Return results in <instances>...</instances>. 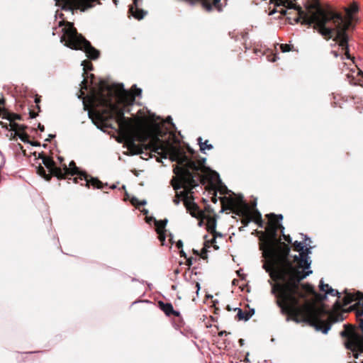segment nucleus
Here are the masks:
<instances>
[{"label": "nucleus", "mask_w": 363, "mask_h": 363, "mask_svg": "<svg viewBox=\"0 0 363 363\" xmlns=\"http://www.w3.org/2000/svg\"><path fill=\"white\" fill-rule=\"evenodd\" d=\"M275 281L272 284V294L276 297V303L281 313L286 315V320L296 323H305L328 333L331 324L342 320L340 313H332L325 304L316 306L307 300L308 294L315 293L313 286L301 281L312 273V271L294 266L289 255H285L270 266L264 265Z\"/></svg>", "instance_id": "obj_1"}, {"label": "nucleus", "mask_w": 363, "mask_h": 363, "mask_svg": "<svg viewBox=\"0 0 363 363\" xmlns=\"http://www.w3.org/2000/svg\"><path fill=\"white\" fill-rule=\"evenodd\" d=\"M312 7L315 9V11L311 16L304 17V23L308 26L313 24V28L317 30L326 40L333 38L335 33L333 40L338 43L339 45L345 50L347 57L350 58L347 30L351 25V21L345 20L341 13L332 9H323L318 1H315Z\"/></svg>", "instance_id": "obj_2"}, {"label": "nucleus", "mask_w": 363, "mask_h": 363, "mask_svg": "<svg viewBox=\"0 0 363 363\" xmlns=\"http://www.w3.org/2000/svg\"><path fill=\"white\" fill-rule=\"evenodd\" d=\"M141 94V89L135 85H133L131 91H129L123 88V84L108 85L106 82L101 80L99 82V89H93L86 97L84 106L85 110H88L89 118L95 121V114H91L92 111L103 112L106 108H109L108 106L101 104L99 99L110 101L112 105L123 109L125 113L130 111L129 108L126 110V108L133 105L135 97L140 96Z\"/></svg>", "instance_id": "obj_3"}, {"label": "nucleus", "mask_w": 363, "mask_h": 363, "mask_svg": "<svg viewBox=\"0 0 363 363\" xmlns=\"http://www.w3.org/2000/svg\"><path fill=\"white\" fill-rule=\"evenodd\" d=\"M101 104L108 106L109 108H106L103 112L92 111L91 114H95L94 123H99L104 125L106 127H110L107 123L115 119L118 125L121 134L126 139L128 148L133 155H139L143 153V150H146V143H140L136 144L135 141L139 142L138 133L140 130V123L136 121L135 118H126L124 116V110L118 108L115 105H112L110 101L99 99Z\"/></svg>", "instance_id": "obj_4"}, {"label": "nucleus", "mask_w": 363, "mask_h": 363, "mask_svg": "<svg viewBox=\"0 0 363 363\" xmlns=\"http://www.w3.org/2000/svg\"><path fill=\"white\" fill-rule=\"evenodd\" d=\"M268 223L265 232H260V240L262 242L260 249L263 250L264 257L267 259L266 266H270L285 255H289L290 247L287 244L278 238L279 228L284 227L280 223L283 220L281 214L269 213L266 216Z\"/></svg>", "instance_id": "obj_5"}, {"label": "nucleus", "mask_w": 363, "mask_h": 363, "mask_svg": "<svg viewBox=\"0 0 363 363\" xmlns=\"http://www.w3.org/2000/svg\"><path fill=\"white\" fill-rule=\"evenodd\" d=\"M136 121L140 123V130L138 131L139 142L147 143L146 150H149L152 152L157 153L162 158H167L169 156L170 160L173 161V158L179 154L180 147L174 145L169 140H162L167 130L162 129L158 123L146 125L140 118H134Z\"/></svg>", "instance_id": "obj_6"}, {"label": "nucleus", "mask_w": 363, "mask_h": 363, "mask_svg": "<svg viewBox=\"0 0 363 363\" xmlns=\"http://www.w3.org/2000/svg\"><path fill=\"white\" fill-rule=\"evenodd\" d=\"M65 26L62 28V35L60 42L64 45L75 50H82L86 53V57L91 60H96L100 57V51L93 47L82 34L77 32L74 23L69 21H61L59 26Z\"/></svg>", "instance_id": "obj_7"}, {"label": "nucleus", "mask_w": 363, "mask_h": 363, "mask_svg": "<svg viewBox=\"0 0 363 363\" xmlns=\"http://www.w3.org/2000/svg\"><path fill=\"white\" fill-rule=\"evenodd\" d=\"M187 169H182V171L176 167L174 169V173L177 177L171 180V184L176 191V195L182 199L184 204L189 200H193L191 194L192 189L199 186L198 180L194 179V176L189 173Z\"/></svg>", "instance_id": "obj_8"}, {"label": "nucleus", "mask_w": 363, "mask_h": 363, "mask_svg": "<svg viewBox=\"0 0 363 363\" xmlns=\"http://www.w3.org/2000/svg\"><path fill=\"white\" fill-rule=\"evenodd\" d=\"M173 161L177 162L178 165L176 166V168H177L179 171H182V169H187L189 173L194 176V179L198 180L199 182L204 184L206 179L202 173H205L208 169L205 166V158L194 161L189 158L185 152L180 149L179 154L178 156L173 158Z\"/></svg>", "instance_id": "obj_9"}, {"label": "nucleus", "mask_w": 363, "mask_h": 363, "mask_svg": "<svg viewBox=\"0 0 363 363\" xmlns=\"http://www.w3.org/2000/svg\"><path fill=\"white\" fill-rule=\"evenodd\" d=\"M69 166V167H67L65 164H63V169H62L63 175L62 179H67L69 175H77V177L73 179V182L77 184L79 181L84 180L85 181L84 186L87 188L92 187L93 189H102L104 187L108 186L107 183L104 184L97 177H94L88 174L86 172L80 171L74 161H71Z\"/></svg>", "instance_id": "obj_10"}, {"label": "nucleus", "mask_w": 363, "mask_h": 363, "mask_svg": "<svg viewBox=\"0 0 363 363\" xmlns=\"http://www.w3.org/2000/svg\"><path fill=\"white\" fill-rule=\"evenodd\" d=\"M345 330L340 333L342 337H346L347 342L346 347L353 352L354 358H358V353H363V334L356 333L355 328L352 325H345Z\"/></svg>", "instance_id": "obj_11"}, {"label": "nucleus", "mask_w": 363, "mask_h": 363, "mask_svg": "<svg viewBox=\"0 0 363 363\" xmlns=\"http://www.w3.org/2000/svg\"><path fill=\"white\" fill-rule=\"evenodd\" d=\"M38 157L42 159L43 164L49 171V173L47 174L44 167L39 164L36 167V172L40 176L48 182L50 181L52 177H55L60 180L63 179L62 169L57 167L52 157L45 156L43 152L39 154Z\"/></svg>", "instance_id": "obj_12"}, {"label": "nucleus", "mask_w": 363, "mask_h": 363, "mask_svg": "<svg viewBox=\"0 0 363 363\" xmlns=\"http://www.w3.org/2000/svg\"><path fill=\"white\" fill-rule=\"evenodd\" d=\"M345 296L343 298V305L347 306L352 301H357V302L350 307V311H356L363 307V293L356 291L354 293L348 292L347 290L345 291Z\"/></svg>", "instance_id": "obj_13"}, {"label": "nucleus", "mask_w": 363, "mask_h": 363, "mask_svg": "<svg viewBox=\"0 0 363 363\" xmlns=\"http://www.w3.org/2000/svg\"><path fill=\"white\" fill-rule=\"evenodd\" d=\"M220 201L222 206V211L230 210L233 213L236 214L238 209H241L243 204H245L242 199L235 200L230 197H220Z\"/></svg>", "instance_id": "obj_14"}, {"label": "nucleus", "mask_w": 363, "mask_h": 363, "mask_svg": "<svg viewBox=\"0 0 363 363\" xmlns=\"http://www.w3.org/2000/svg\"><path fill=\"white\" fill-rule=\"evenodd\" d=\"M157 305L159 308L164 312V313L167 316L174 315L177 318L179 322H182V318L181 314L179 311H175L173 308V306L171 303H164L162 301H159L157 302Z\"/></svg>", "instance_id": "obj_15"}, {"label": "nucleus", "mask_w": 363, "mask_h": 363, "mask_svg": "<svg viewBox=\"0 0 363 363\" xmlns=\"http://www.w3.org/2000/svg\"><path fill=\"white\" fill-rule=\"evenodd\" d=\"M201 218L206 219L207 220L206 230L208 233L213 235V238L211 240V243H213L216 241V238L217 236H221V234L216 230L217 223L216 217V216H211L204 215Z\"/></svg>", "instance_id": "obj_16"}, {"label": "nucleus", "mask_w": 363, "mask_h": 363, "mask_svg": "<svg viewBox=\"0 0 363 363\" xmlns=\"http://www.w3.org/2000/svg\"><path fill=\"white\" fill-rule=\"evenodd\" d=\"M236 215L242 217L241 223L244 226H247L252 221L251 208L247 203L242 205L241 209L236 211Z\"/></svg>", "instance_id": "obj_17"}, {"label": "nucleus", "mask_w": 363, "mask_h": 363, "mask_svg": "<svg viewBox=\"0 0 363 363\" xmlns=\"http://www.w3.org/2000/svg\"><path fill=\"white\" fill-rule=\"evenodd\" d=\"M184 206L192 217L201 218L204 216L203 212L200 211L198 205L196 203L191 201V200H189L186 203H184Z\"/></svg>", "instance_id": "obj_18"}, {"label": "nucleus", "mask_w": 363, "mask_h": 363, "mask_svg": "<svg viewBox=\"0 0 363 363\" xmlns=\"http://www.w3.org/2000/svg\"><path fill=\"white\" fill-rule=\"evenodd\" d=\"M298 252L301 259L300 268L303 269H308L311 263L308 257V255L311 253V248L306 247L303 250Z\"/></svg>", "instance_id": "obj_19"}, {"label": "nucleus", "mask_w": 363, "mask_h": 363, "mask_svg": "<svg viewBox=\"0 0 363 363\" xmlns=\"http://www.w3.org/2000/svg\"><path fill=\"white\" fill-rule=\"evenodd\" d=\"M82 66H83L84 73V80L82 82V89L87 90V71H91L94 69V66L90 60H85L82 62Z\"/></svg>", "instance_id": "obj_20"}, {"label": "nucleus", "mask_w": 363, "mask_h": 363, "mask_svg": "<svg viewBox=\"0 0 363 363\" xmlns=\"http://www.w3.org/2000/svg\"><path fill=\"white\" fill-rule=\"evenodd\" d=\"M129 13H130L135 18L138 20L143 19L146 15L147 12L143 9H140L138 6H130L129 8Z\"/></svg>", "instance_id": "obj_21"}, {"label": "nucleus", "mask_w": 363, "mask_h": 363, "mask_svg": "<svg viewBox=\"0 0 363 363\" xmlns=\"http://www.w3.org/2000/svg\"><path fill=\"white\" fill-rule=\"evenodd\" d=\"M252 221L255 222L259 228H262L264 225V221L262 218V215L259 211L257 209L252 211Z\"/></svg>", "instance_id": "obj_22"}, {"label": "nucleus", "mask_w": 363, "mask_h": 363, "mask_svg": "<svg viewBox=\"0 0 363 363\" xmlns=\"http://www.w3.org/2000/svg\"><path fill=\"white\" fill-rule=\"evenodd\" d=\"M233 311H238V313L235 316V319L237 320H247L252 316V313L250 312H243L242 310L240 308H235Z\"/></svg>", "instance_id": "obj_23"}, {"label": "nucleus", "mask_w": 363, "mask_h": 363, "mask_svg": "<svg viewBox=\"0 0 363 363\" xmlns=\"http://www.w3.org/2000/svg\"><path fill=\"white\" fill-rule=\"evenodd\" d=\"M1 108L4 110L0 116L7 118L10 122H14L15 120H21V116L16 113H9L4 109V104L1 106Z\"/></svg>", "instance_id": "obj_24"}, {"label": "nucleus", "mask_w": 363, "mask_h": 363, "mask_svg": "<svg viewBox=\"0 0 363 363\" xmlns=\"http://www.w3.org/2000/svg\"><path fill=\"white\" fill-rule=\"evenodd\" d=\"M9 125L10 126V130L15 131V136L16 135V133H18L21 131H24L27 128L26 125H20L15 122H10Z\"/></svg>", "instance_id": "obj_25"}, {"label": "nucleus", "mask_w": 363, "mask_h": 363, "mask_svg": "<svg viewBox=\"0 0 363 363\" xmlns=\"http://www.w3.org/2000/svg\"><path fill=\"white\" fill-rule=\"evenodd\" d=\"M357 321L363 334V307L355 311Z\"/></svg>", "instance_id": "obj_26"}, {"label": "nucleus", "mask_w": 363, "mask_h": 363, "mask_svg": "<svg viewBox=\"0 0 363 363\" xmlns=\"http://www.w3.org/2000/svg\"><path fill=\"white\" fill-rule=\"evenodd\" d=\"M167 223V220H155V225L156 227V231L157 233L165 231V227Z\"/></svg>", "instance_id": "obj_27"}, {"label": "nucleus", "mask_w": 363, "mask_h": 363, "mask_svg": "<svg viewBox=\"0 0 363 363\" xmlns=\"http://www.w3.org/2000/svg\"><path fill=\"white\" fill-rule=\"evenodd\" d=\"M198 143L200 147V150L201 152H204L205 150H211L213 149V145L208 144V140H206L205 142H202V138L199 137L198 138Z\"/></svg>", "instance_id": "obj_28"}, {"label": "nucleus", "mask_w": 363, "mask_h": 363, "mask_svg": "<svg viewBox=\"0 0 363 363\" xmlns=\"http://www.w3.org/2000/svg\"><path fill=\"white\" fill-rule=\"evenodd\" d=\"M208 191L211 192V191H213V196L211 197V201L214 203H217L218 199H217V193H216V189L214 184H211L208 188Z\"/></svg>", "instance_id": "obj_29"}, {"label": "nucleus", "mask_w": 363, "mask_h": 363, "mask_svg": "<svg viewBox=\"0 0 363 363\" xmlns=\"http://www.w3.org/2000/svg\"><path fill=\"white\" fill-rule=\"evenodd\" d=\"M22 133H16V135L19 137V138L23 142L26 143H29V135L25 133L24 131H21Z\"/></svg>", "instance_id": "obj_30"}, {"label": "nucleus", "mask_w": 363, "mask_h": 363, "mask_svg": "<svg viewBox=\"0 0 363 363\" xmlns=\"http://www.w3.org/2000/svg\"><path fill=\"white\" fill-rule=\"evenodd\" d=\"M293 247H294V250L296 251V252H300L305 249L304 245L302 242H298V241H295L294 242Z\"/></svg>", "instance_id": "obj_31"}, {"label": "nucleus", "mask_w": 363, "mask_h": 363, "mask_svg": "<svg viewBox=\"0 0 363 363\" xmlns=\"http://www.w3.org/2000/svg\"><path fill=\"white\" fill-rule=\"evenodd\" d=\"M325 294H330L333 296H337L338 298H340V293L337 290L333 289L332 287L325 291Z\"/></svg>", "instance_id": "obj_32"}, {"label": "nucleus", "mask_w": 363, "mask_h": 363, "mask_svg": "<svg viewBox=\"0 0 363 363\" xmlns=\"http://www.w3.org/2000/svg\"><path fill=\"white\" fill-rule=\"evenodd\" d=\"M308 295L314 296L320 301H324L326 299V294H317L315 291V293H313V294H308Z\"/></svg>", "instance_id": "obj_33"}, {"label": "nucleus", "mask_w": 363, "mask_h": 363, "mask_svg": "<svg viewBox=\"0 0 363 363\" xmlns=\"http://www.w3.org/2000/svg\"><path fill=\"white\" fill-rule=\"evenodd\" d=\"M292 48H293V46L289 44H281L280 45L281 50L283 52H286L291 51L292 50Z\"/></svg>", "instance_id": "obj_34"}, {"label": "nucleus", "mask_w": 363, "mask_h": 363, "mask_svg": "<svg viewBox=\"0 0 363 363\" xmlns=\"http://www.w3.org/2000/svg\"><path fill=\"white\" fill-rule=\"evenodd\" d=\"M130 202L133 206H143L146 203L145 201L139 202L138 199L135 197H133L130 200Z\"/></svg>", "instance_id": "obj_35"}, {"label": "nucleus", "mask_w": 363, "mask_h": 363, "mask_svg": "<svg viewBox=\"0 0 363 363\" xmlns=\"http://www.w3.org/2000/svg\"><path fill=\"white\" fill-rule=\"evenodd\" d=\"M319 287L320 291L325 292V291L330 288V286L328 284H323V280H320Z\"/></svg>", "instance_id": "obj_36"}, {"label": "nucleus", "mask_w": 363, "mask_h": 363, "mask_svg": "<svg viewBox=\"0 0 363 363\" xmlns=\"http://www.w3.org/2000/svg\"><path fill=\"white\" fill-rule=\"evenodd\" d=\"M207 250L206 247H203L199 255V256L201 257V258H202L203 259H207Z\"/></svg>", "instance_id": "obj_37"}, {"label": "nucleus", "mask_w": 363, "mask_h": 363, "mask_svg": "<svg viewBox=\"0 0 363 363\" xmlns=\"http://www.w3.org/2000/svg\"><path fill=\"white\" fill-rule=\"evenodd\" d=\"M157 234L159 235L158 238H159L161 242H164L166 238L165 231L157 233Z\"/></svg>", "instance_id": "obj_38"}, {"label": "nucleus", "mask_w": 363, "mask_h": 363, "mask_svg": "<svg viewBox=\"0 0 363 363\" xmlns=\"http://www.w3.org/2000/svg\"><path fill=\"white\" fill-rule=\"evenodd\" d=\"M241 38L244 40V45H245L246 39L248 36V33L247 32H241L240 33Z\"/></svg>", "instance_id": "obj_39"}, {"label": "nucleus", "mask_w": 363, "mask_h": 363, "mask_svg": "<svg viewBox=\"0 0 363 363\" xmlns=\"http://www.w3.org/2000/svg\"><path fill=\"white\" fill-rule=\"evenodd\" d=\"M294 262H296L298 264L297 268H300V264H301L300 255H295L294 257Z\"/></svg>", "instance_id": "obj_40"}, {"label": "nucleus", "mask_w": 363, "mask_h": 363, "mask_svg": "<svg viewBox=\"0 0 363 363\" xmlns=\"http://www.w3.org/2000/svg\"><path fill=\"white\" fill-rule=\"evenodd\" d=\"M29 115H30V118H34L38 115V113L34 111L33 110H30Z\"/></svg>", "instance_id": "obj_41"}, {"label": "nucleus", "mask_w": 363, "mask_h": 363, "mask_svg": "<svg viewBox=\"0 0 363 363\" xmlns=\"http://www.w3.org/2000/svg\"><path fill=\"white\" fill-rule=\"evenodd\" d=\"M358 11V6L356 4H353L350 8L351 13H355Z\"/></svg>", "instance_id": "obj_42"}, {"label": "nucleus", "mask_w": 363, "mask_h": 363, "mask_svg": "<svg viewBox=\"0 0 363 363\" xmlns=\"http://www.w3.org/2000/svg\"><path fill=\"white\" fill-rule=\"evenodd\" d=\"M282 235H283L284 239L286 242H288L289 243H291V237H290V235H284V234L283 233V234H282Z\"/></svg>", "instance_id": "obj_43"}, {"label": "nucleus", "mask_w": 363, "mask_h": 363, "mask_svg": "<svg viewBox=\"0 0 363 363\" xmlns=\"http://www.w3.org/2000/svg\"><path fill=\"white\" fill-rule=\"evenodd\" d=\"M341 308V304L338 300H337L334 304V308L338 310Z\"/></svg>", "instance_id": "obj_44"}, {"label": "nucleus", "mask_w": 363, "mask_h": 363, "mask_svg": "<svg viewBox=\"0 0 363 363\" xmlns=\"http://www.w3.org/2000/svg\"><path fill=\"white\" fill-rule=\"evenodd\" d=\"M173 202L175 205H178L180 202V198L179 196L175 195L174 199H173Z\"/></svg>", "instance_id": "obj_45"}, {"label": "nucleus", "mask_w": 363, "mask_h": 363, "mask_svg": "<svg viewBox=\"0 0 363 363\" xmlns=\"http://www.w3.org/2000/svg\"><path fill=\"white\" fill-rule=\"evenodd\" d=\"M186 265L190 267L192 264L193 257H189V258L186 257Z\"/></svg>", "instance_id": "obj_46"}, {"label": "nucleus", "mask_w": 363, "mask_h": 363, "mask_svg": "<svg viewBox=\"0 0 363 363\" xmlns=\"http://www.w3.org/2000/svg\"><path fill=\"white\" fill-rule=\"evenodd\" d=\"M220 192L222 194H225V191H227V187L225 186H220V189H219Z\"/></svg>", "instance_id": "obj_47"}, {"label": "nucleus", "mask_w": 363, "mask_h": 363, "mask_svg": "<svg viewBox=\"0 0 363 363\" xmlns=\"http://www.w3.org/2000/svg\"><path fill=\"white\" fill-rule=\"evenodd\" d=\"M176 246L178 249H182V247H183V242L182 240H179L177 244H176Z\"/></svg>", "instance_id": "obj_48"}, {"label": "nucleus", "mask_w": 363, "mask_h": 363, "mask_svg": "<svg viewBox=\"0 0 363 363\" xmlns=\"http://www.w3.org/2000/svg\"><path fill=\"white\" fill-rule=\"evenodd\" d=\"M4 104H5V101H4V99H0V116L1 115L2 111H4V110L1 108V106H3Z\"/></svg>", "instance_id": "obj_49"}, {"label": "nucleus", "mask_w": 363, "mask_h": 363, "mask_svg": "<svg viewBox=\"0 0 363 363\" xmlns=\"http://www.w3.org/2000/svg\"><path fill=\"white\" fill-rule=\"evenodd\" d=\"M30 143L31 145H33V146H40V143H39V142H38V141H33V142L30 141V143Z\"/></svg>", "instance_id": "obj_50"}, {"label": "nucleus", "mask_w": 363, "mask_h": 363, "mask_svg": "<svg viewBox=\"0 0 363 363\" xmlns=\"http://www.w3.org/2000/svg\"><path fill=\"white\" fill-rule=\"evenodd\" d=\"M229 35L232 38H235V40H237V35L235 36V31H233V32H230L229 33Z\"/></svg>", "instance_id": "obj_51"}, {"label": "nucleus", "mask_w": 363, "mask_h": 363, "mask_svg": "<svg viewBox=\"0 0 363 363\" xmlns=\"http://www.w3.org/2000/svg\"><path fill=\"white\" fill-rule=\"evenodd\" d=\"M55 137V135L50 134L48 138L45 140L46 141L50 142L52 138Z\"/></svg>", "instance_id": "obj_52"}, {"label": "nucleus", "mask_w": 363, "mask_h": 363, "mask_svg": "<svg viewBox=\"0 0 363 363\" xmlns=\"http://www.w3.org/2000/svg\"><path fill=\"white\" fill-rule=\"evenodd\" d=\"M38 129L41 131V132H43L45 130V127L43 125H42L41 123H38Z\"/></svg>", "instance_id": "obj_53"}, {"label": "nucleus", "mask_w": 363, "mask_h": 363, "mask_svg": "<svg viewBox=\"0 0 363 363\" xmlns=\"http://www.w3.org/2000/svg\"><path fill=\"white\" fill-rule=\"evenodd\" d=\"M180 256L184 257V258H186V254L184 252V251L182 249L179 252Z\"/></svg>", "instance_id": "obj_54"}, {"label": "nucleus", "mask_w": 363, "mask_h": 363, "mask_svg": "<svg viewBox=\"0 0 363 363\" xmlns=\"http://www.w3.org/2000/svg\"><path fill=\"white\" fill-rule=\"evenodd\" d=\"M229 333H227L225 330H223L218 333V336L221 337L223 335H228Z\"/></svg>", "instance_id": "obj_55"}, {"label": "nucleus", "mask_w": 363, "mask_h": 363, "mask_svg": "<svg viewBox=\"0 0 363 363\" xmlns=\"http://www.w3.org/2000/svg\"><path fill=\"white\" fill-rule=\"evenodd\" d=\"M40 102V97L38 96H36L35 98V103L36 104H39Z\"/></svg>", "instance_id": "obj_56"}, {"label": "nucleus", "mask_w": 363, "mask_h": 363, "mask_svg": "<svg viewBox=\"0 0 363 363\" xmlns=\"http://www.w3.org/2000/svg\"><path fill=\"white\" fill-rule=\"evenodd\" d=\"M238 342H239V344H240V346H243V345H244V344H245V340H244L243 339L240 338V339L239 340Z\"/></svg>", "instance_id": "obj_57"}, {"label": "nucleus", "mask_w": 363, "mask_h": 363, "mask_svg": "<svg viewBox=\"0 0 363 363\" xmlns=\"http://www.w3.org/2000/svg\"><path fill=\"white\" fill-rule=\"evenodd\" d=\"M226 309H227V311H232V310H233L234 308H232L229 305H228V306H226Z\"/></svg>", "instance_id": "obj_58"}, {"label": "nucleus", "mask_w": 363, "mask_h": 363, "mask_svg": "<svg viewBox=\"0 0 363 363\" xmlns=\"http://www.w3.org/2000/svg\"><path fill=\"white\" fill-rule=\"evenodd\" d=\"M195 286L197 289V291H198L200 289V284L198 282H196Z\"/></svg>", "instance_id": "obj_59"}, {"label": "nucleus", "mask_w": 363, "mask_h": 363, "mask_svg": "<svg viewBox=\"0 0 363 363\" xmlns=\"http://www.w3.org/2000/svg\"><path fill=\"white\" fill-rule=\"evenodd\" d=\"M0 124L2 125L3 128H6V129H9L7 124L4 125V123L2 122H0Z\"/></svg>", "instance_id": "obj_60"}, {"label": "nucleus", "mask_w": 363, "mask_h": 363, "mask_svg": "<svg viewBox=\"0 0 363 363\" xmlns=\"http://www.w3.org/2000/svg\"><path fill=\"white\" fill-rule=\"evenodd\" d=\"M245 226L242 225L238 228L239 231H243Z\"/></svg>", "instance_id": "obj_61"}, {"label": "nucleus", "mask_w": 363, "mask_h": 363, "mask_svg": "<svg viewBox=\"0 0 363 363\" xmlns=\"http://www.w3.org/2000/svg\"><path fill=\"white\" fill-rule=\"evenodd\" d=\"M193 252L194 254L196 255H199L200 254L199 253L198 250H193Z\"/></svg>", "instance_id": "obj_62"}, {"label": "nucleus", "mask_w": 363, "mask_h": 363, "mask_svg": "<svg viewBox=\"0 0 363 363\" xmlns=\"http://www.w3.org/2000/svg\"><path fill=\"white\" fill-rule=\"evenodd\" d=\"M138 0H133V4L135 7L138 6Z\"/></svg>", "instance_id": "obj_63"}, {"label": "nucleus", "mask_w": 363, "mask_h": 363, "mask_svg": "<svg viewBox=\"0 0 363 363\" xmlns=\"http://www.w3.org/2000/svg\"><path fill=\"white\" fill-rule=\"evenodd\" d=\"M188 151L191 153V154H194V150L192 149H191L190 147H188Z\"/></svg>", "instance_id": "obj_64"}]
</instances>
